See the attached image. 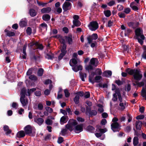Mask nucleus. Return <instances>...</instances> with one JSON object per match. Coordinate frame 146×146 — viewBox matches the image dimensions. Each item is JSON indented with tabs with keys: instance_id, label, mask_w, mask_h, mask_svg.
<instances>
[{
	"instance_id": "nucleus-1",
	"label": "nucleus",
	"mask_w": 146,
	"mask_h": 146,
	"mask_svg": "<svg viewBox=\"0 0 146 146\" xmlns=\"http://www.w3.org/2000/svg\"><path fill=\"white\" fill-rule=\"evenodd\" d=\"M125 72L128 74L133 75L134 79L135 80H140L143 77L142 74L141 73V71L137 69L127 68L125 70Z\"/></svg>"
},
{
	"instance_id": "nucleus-2",
	"label": "nucleus",
	"mask_w": 146,
	"mask_h": 146,
	"mask_svg": "<svg viewBox=\"0 0 146 146\" xmlns=\"http://www.w3.org/2000/svg\"><path fill=\"white\" fill-rule=\"evenodd\" d=\"M99 61L97 58H92L89 64L86 65L85 67V69L86 70L88 71V72L90 70H93L94 69L93 66L96 67L98 65Z\"/></svg>"
},
{
	"instance_id": "nucleus-3",
	"label": "nucleus",
	"mask_w": 146,
	"mask_h": 146,
	"mask_svg": "<svg viewBox=\"0 0 146 146\" xmlns=\"http://www.w3.org/2000/svg\"><path fill=\"white\" fill-rule=\"evenodd\" d=\"M33 127H32L30 125H27L24 127V132L25 134L27 135H29L31 136H34L35 134L33 135V133H32V130Z\"/></svg>"
},
{
	"instance_id": "nucleus-4",
	"label": "nucleus",
	"mask_w": 146,
	"mask_h": 146,
	"mask_svg": "<svg viewBox=\"0 0 146 146\" xmlns=\"http://www.w3.org/2000/svg\"><path fill=\"white\" fill-rule=\"evenodd\" d=\"M66 45H63L62 46L60 49L61 53L58 56V60H59L60 61L61 60L66 54L67 53V50H66Z\"/></svg>"
},
{
	"instance_id": "nucleus-5",
	"label": "nucleus",
	"mask_w": 146,
	"mask_h": 146,
	"mask_svg": "<svg viewBox=\"0 0 146 146\" xmlns=\"http://www.w3.org/2000/svg\"><path fill=\"white\" fill-rule=\"evenodd\" d=\"M88 26L89 29L92 31L96 30L99 27L98 23L96 21H92L90 22Z\"/></svg>"
},
{
	"instance_id": "nucleus-6",
	"label": "nucleus",
	"mask_w": 146,
	"mask_h": 146,
	"mask_svg": "<svg viewBox=\"0 0 146 146\" xmlns=\"http://www.w3.org/2000/svg\"><path fill=\"white\" fill-rule=\"evenodd\" d=\"M121 126L118 122L113 123L111 124V129L114 132L119 131Z\"/></svg>"
},
{
	"instance_id": "nucleus-7",
	"label": "nucleus",
	"mask_w": 146,
	"mask_h": 146,
	"mask_svg": "<svg viewBox=\"0 0 146 146\" xmlns=\"http://www.w3.org/2000/svg\"><path fill=\"white\" fill-rule=\"evenodd\" d=\"M72 7V4L69 2L65 1L62 5V9L64 11H66L71 9Z\"/></svg>"
},
{
	"instance_id": "nucleus-8",
	"label": "nucleus",
	"mask_w": 146,
	"mask_h": 146,
	"mask_svg": "<svg viewBox=\"0 0 146 146\" xmlns=\"http://www.w3.org/2000/svg\"><path fill=\"white\" fill-rule=\"evenodd\" d=\"M98 37V35L97 33H94L91 35H89L87 37V39L88 43L90 44L92 42L93 40H96Z\"/></svg>"
},
{
	"instance_id": "nucleus-9",
	"label": "nucleus",
	"mask_w": 146,
	"mask_h": 146,
	"mask_svg": "<svg viewBox=\"0 0 146 146\" xmlns=\"http://www.w3.org/2000/svg\"><path fill=\"white\" fill-rule=\"evenodd\" d=\"M70 65L72 67V70L75 72H77L80 70H81L82 69V66L81 65H79L78 66H74L72 65L71 63H70Z\"/></svg>"
},
{
	"instance_id": "nucleus-10",
	"label": "nucleus",
	"mask_w": 146,
	"mask_h": 146,
	"mask_svg": "<svg viewBox=\"0 0 146 146\" xmlns=\"http://www.w3.org/2000/svg\"><path fill=\"white\" fill-rule=\"evenodd\" d=\"M28 21L26 18L23 19L21 20L19 23L20 26L21 27H26Z\"/></svg>"
},
{
	"instance_id": "nucleus-11",
	"label": "nucleus",
	"mask_w": 146,
	"mask_h": 146,
	"mask_svg": "<svg viewBox=\"0 0 146 146\" xmlns=\"http://www.w3.org/2000/svg\"><path fill=\"white\" fill-rule=\"evenodd\" d=\"M83 130V125L82 124L76 125L74 129L75 132L77 133L82 131Z\"/></svg>"
},
{
	"instance_id": "nucleus-12",
	"label": "nucleus",
	"mask_w": 146,
	"mask_h": 146,
	"mask_svg": "<svg viewBox=\"0 0 146 146\" xmlns=\"http://www.w3.org/2000/svg\"><path fill=\"white\" fill-rule=\"evenodd\" d=\"M95 75H96L94 74V73L92 72L91 74L89 76V82L92 84H94L95 82H97L96 81H95L94 78V79Z\"/></svg>"
},
{
	"instance_id": "nucleus-13",
	"label": "nucleus",
	"mask_w": 146,
	"mask_h": 146,
	"mask_svg": "<svg viewBox=\"0 0 146 146\" xmlns=\"http://www.w3.org/2000/svg\"><path fill=\"white\" fill-rule=\"evenodd\" d=\"M142 123L141 121L137 120L135 122V127L136 129L138 131H140L141 129Z\"/></svg>"
},
{
	"instance_id": "nucleus-14",
	"label": "nucleus",
	"mask_w": 146,
	"mask_h": 146,
	"mask_svg": "<svg viewBox=\"0 0 146 146\" xmlns=\"http://www.w3.org/2000/svg\"><path fill=\"white\" fill-rule=\"evenodd\" d=\"M25 134L24 131L21 130L17 133L16 137L19 138H21L24 137L25 136Z\"/></svg>"
},
{
	"instance_id": "nucleus-15",
	"label": "nucleus",
	"mask_w": 146,
	"mask_h": 146,
	"mask_svg": "<svg viewBox=\"0 0 146 146\" xmlns=\"http://www.w3.org/2000/svg\"><path fill=\"white\" fill-rule=\"evenodd\" d=\"M3 130L4 131H6L5 134L8 135L11 133L12 131L9 129V126L7 125H5L3 127Z\"/></svg>"
},
{
	"instance_id": "nucleus-16",
	"label": "nucleus",
	"mask_w": 146,
	"mask_h": 146,
	"mask_svg": "<svg viewBox=\"0 0 146 146\" xmlns=\"http://www.w3.org/2000/svg\"><path fill=\"white\" fill-rule=\"evenodd\" d=\"M64 38L68 44L70 45L72 44L73 40L72 38V36H65Z\"/></svg>"
},
{
	"instance_id": "nucleus-17",
	"label": "nucleus",
	"mask_w": 146,
	"mask_h": 146,
	"mask_svg": "<svg viewBox=\"0 0 146 146\" xmlns=\"http://www.w3.org/2000/svg\"><path fill=\"white\" fill-rule=\"evenodd\" d=\"M51 8L50 7L44 8L41 10L42 13H49L51 11Z\"/></svg>"
},
{
	"instance_id": "nucleus-18",
	"label": "nucleus",
	"mask_w": 146,
	"mask_h": 146,
	"mask_svg": "<svg viewBox=\"0 0 146 146\" xmlns=\"http://www.w3.org/2000/svg\"><path fill=\"white\" fill-rule=\"evenodd\" d=\"M135 33L136 37H139V36L142 33V31L140 29L137 28L135 30Z\"/></svg>"
},
{
	"instance_id": "nucleus-19",
	"label": "nucleus",
	"mask_w": 146,
	"mask_h": 146,
	"mask_svg": "<svg viewBox=\"0 0 146 146\" xmlns=\"http://www.w3.org/2000/svg\"><path fill=\"white\" fill-rule=\"evenodd\" d=\"M115 92L117 93V95L118 96L119 100L120 102H122V98L121 96L119 89L118 88L116 89L115 90Z\"/></svg>"
},
{
	"instance_id": "nucleus-20",
	"label": "nucleus",
	"mask_w": 146,
	"mask_h": 146,
	"mask_svg": "<svg viewBox=\"0 0 146 146\" xmlns=\"http://www.w3.org/2000/svg\"><path fill=\"white\" fill-rule=\"evenodd\" d=\"M34 121L39 125H40L43 123L44 120L43 118H39L37 119H35Z\"/></svg>"
},
{
	"instance_id": "nucleus-21",
	"label": "nucleus",
	"mask_w": 146,
	"mask_h": 146,
	"mask_svg": "<svg viewBox=\"0 0 146 146\" xmlns=\"http://www.w3.org/2000/svg\"><path fill=\"white\" fill-rule=\"evenodd\" d=\"M4 32L5 33H7L6 35L8 36H12L15 35V33L14 32H11L9 31L7 29H5Z\"/></svg>"
},
{
	"instance_id": "nucleus-22",
	"label": "nucleus",
	"mask_w": 146,
	"mask_h": 146,
	"mask_svg": "<svg viewBox=\"0 0 146 146\" xmlns=\"http://www.w3.org/2000/svg\"><path fill=\"white\" fill-rule=\"evenodd\" d=\"M50 19V16L48 14H45L42 16V19L45 21H48Z\"/></svg>"
},
{
	"instance_id": "nucleus-23",
	"label": "nucleus",
	"mask_w": 146,
	"mask_h": 146,
	"mask_svg": "<svg viewBox=\"0 0 146 146\" xmlns=\"http://www.w3.org/2000/svg\"><path fill=\"white\" fill-rule=\"evenodd\" d=\"M135 4V2L133 1L130 3V6L133 10L137 11L138 10L139 8L137 6L134 5Z\"/></svg>"
},
{
	"instance_id": "nucleus-24",
	"label": "nucleus",
	"mask_w": 146,
	"mask_h": 146,
	"mask_svg": "<svg viewBox=\"0 0 146 146\" xmlns=\"http://www.w3.org/2000/svg\"><path fill=\"white\" fill-rule=\"evenodd\" d=\"M29 14L32 17H34L37 14V12L35 10L33 9H31L29 11Z\"/></svg>"
},
{
	"instance_id": "nucleus-25",
	"label": "nucleus",
	"mask_w": 146,
	"mask_h": 146,
	"mask_svg": "<svg viewBox=\"0 0 146 146\" xmlns=\"http://www.w3.org/2000/svg\"><path fill=\"white\" fill-rule=\"evenodd\" d=\"M80 74V77L81 78L82 80L83 81H85V80L84 77H86L87 74L86 73H83L81 72H79Z\"/></svg>"
},
{
	"instance_id": "nucleus-26",
	"label": "nucleus",
	"mask_w": 146,
	"mask_h": 146,
	"mask_svg": "<svg viewBox=\"0 0 146 146\" xmlns=\"http://www.w3.org/2000/svg\"><path fill=\"white\" fill-rule=\"evenodd\" d=\"M133 144L134 146H137L139 143V139L137 137H135L133 140Z\"/></svg>"
},
{
	"instance_id": "nucleus-27",
	"label": "nucleus",
	"mask_w": 146,
	"mask_h": 146,
	"mask_svg": "<svg viewBox=\"0 0 146 146\" xmlns=\"http://www.w3.org/2000/svg\"><path fill=\"white\" fill-rule=\"evenodd\" d=\"M92 72L96 75H101L102 73L101 70L99 68H96L94 72Z\"/></svg>"
},
{
	"instance_id": "nucleus-28",
	"label": "nucleus",
	"mask_w": 146,
	"mask_h": 146,
	"mask_svg": "<svg viewBox=\"0 0 146 146\" xmlns=\"http://www.w3.org/2000/svg\"><path fill=\"white\" fill-rule=\"evenodd\" d=\"M87 130L92 133H94L95 132V129L93 126L89 125L87 127Z\"/></svg>"
},
{
	"instance_id": "nucleus-29",
	"label": "nucleus",
	"mask_w": 146,
	"mask_h": 146,
	"mask_svg": "<svg viewBox=\"0 0 146 146\" xmlns=\"http://www.w3.org/2000/svg\"><path fill=\"white\" fill-rule=\"evenodd\" d=\"M68 123L72 125L75 126L77 124V123L76 120L70 119L68 121Z\"/></svg>"
},
{
	"instance_id": "nucleus-30",
	"label": "nucleus",
	"mask_w": 146,
	"mask_h": 146,
	"mask_svg": "<svg viewBox=\"0 0 146 146\" xmlns=\"http://www.w3.org/2000/svg\"><path fill=\"white\" fill-rule=\"evenodd\" d=\"M66 118H68L67 116H62L60 119V123H66L67 121V119Z\"/></svg>"
},
{
	"instance_id": "nucleus-31",
	"label": "nucleus",
	"mask_w": 146,
	"mask_h": 146,
	"mask_svg": "<svg viewBox=\"0 0 146 146\" xmlns=\"http://www.w3.org/2000/svg\"><path fill=\"white\" fill-rule=\"evenodd\" d=\"M44 70L42 68H39L37 72V75L39 76H42Z\"/></svg>"
},
{
	"instance_id": "nucleus-32",
	"label": "nucleus",
	"mask_w": 146,
	"mask_h": 146,
	"mask_svg": "<svg viewBox=\"0 0 146 146\" xmlns=\"http://www.w3.org/2000/svg\"><path fill=\"white\" fill-rule=\"evenodd\" d=\"M104 13L105 16L108 17H110L111 15V11L110 10L104 11Z\"/></svg>"
},
{
	"instance_id": "nucleus-33",
	"label": "nucleus",
	"mask_w": 146,
	"mask_h": 146,
	"mask_svg": "<svg viewBox=\"0 0 146 146\" xmlns=\"http://www.w3.org/2000/svg\"><path fill=\"white\" fill-rule=\"evenodd\" d=\"M36 2L39 6H42V7L46 6V5L48 3H43L42 2L39 1L38 0H36Z\"/></svg>"
},
{
	"instance_id": "nucleus-34",
	"label": "nucleus",
	"mask_w": 146,
	"mask_h": 146,
	"mask_svg": "<svg viewBox=\"0 0 146 146\" xmlns=\"http://www.w3.org/2000/svg\"><path fill=\"white\" fill-rule=\"evenodd\" d=\"M141 95L143 98H145L146 100V90L145 88L143 87L141 91Z\"/></svg>"
},
{
	"instance_id": "nucleus-35",
	"label": "nucleus",
	"mask_w": 146,
	"mask_h": 146,
	"mask_svg": "<svg viewBox=\"0 0 146 146\" xmlns=\"http://www.w3.org/2000/svg\"><path fill=\"white\" fill-rule=\"evenodd\" d=\"M97 111L95 110H92L88 114L89 117L96 115L97 114Z\"/></svg>"
},
{
	"instance_id": "nucleus-36",
	"label": "nucleus",
	"mask_w": 146,
	"mask_h": 146,
	"mask_svg": "<svg viewBox=\"0 0 146 146\" xmlns=\"http://www.w3.org/2000/svg\"><path fill=\"white\" fill-rule=\"evenodd\" d=\"M25 97H21L20 98V102L23 106H25L27 104V103L25 101Z\"/></svg>"
},
{
	"instance_id": "nucleus-37",
	"label": "nucleus",
	"mask_w": 146,
	"mask_h": 146,
	"mask_svg": "<svg viewBox=\"0 0 146 146\" xmlns=\"http://www.w3.org/2000/svg\"><path fill=\"white\" fill-rule=\"evenodd\" d=\"M80 97L78 95H76L74 98V101L76 104H78L79 103Z\"/></svg>"
},
{
	"instance_id": "nucleus-38",
	"label": "nucleus",
	"mask_w": 146,
	"mask_h": 146,
	"mask_svg": "<svg viewBox=\"0 0 146 146\" xmlns=\"http://www.w3.org/2000/svg\"><path fill=\"white\" fill-rule=\"evenodd\" d=\"M73 23L76 27H79L81 25V23L78 20H73Z\"/></svg>"
},
{
	"instance_id": "nucleus-39",
	"label": "nucleus",
	"mask_w": 146,
	"mask_h": 146,
	"mask_svg": "<svg viewBox=\"0 0 146 146\" xmlns=\"http://www.w3.org/2000/svg\"><path fill=\"white\" fill-rule=\"evenodd\" d=\"M132 31L129 29L127 28L125 31L124 35L125 36H128L131 32Z\"/></svg>"
},
{
	"instance_id": "nucleus-40",
	"label": "nucleus",
	"mask_w": 146,
	"mask_h": 146,
	"mask_svg": "<svg viewBox=\"0 0 146 146\" xmlns=\"http://www.w3.org/2000/svg\"><path fill=\"white\" fill-rule=\"evenodd\" d=\"M67 130L66 128L62 129L61 131V135L64 136L68 134Z\"/></svg>"
},
{
	"instance_id": "nucleus-41",
	"label": "nucleus",
	"mask_w": 146,
	"mask_h": 146,
	"mask_svg": "<svg viewBox=\"0 0 146 146\" xmlns=\"http://www.w3.org/2000/svg\"><path fill=\"white\" fill-rule=\"evenodd\" d=\"M124 130L127 133H129L131 130V126L129 125L125 127Z\"/></svg>"
},
{
	"instance_id": "nucleus-42",
	"label": "nucleus",
	"mask_w": 146,
	"mask_h": 146,
	"mask_svg": "<svg viewBox=\"0 0 146 146\" xmlns=\"http://www.w3.org/2000/svg\"><path fill=\"white\" fill-rule=\"evenodd\" d=\"M107 130L106 128H104V129H99V130H97V131L98 132H100V133L102 134L105 133L107 131Z\"/></svg>"
},
{
	"instance_id": "nucleus-43",
	"label": "nucleus",
	"mask_w": 146,
	"mask_h": 146,
	"mask_svg": "<svg viewBox=\"0 0 146 146\" xmlns=\"http://www.w3.org/2000/svg\"><path fill=\"white\" fill-rule=\"evenodd\" d=\"M32 30L31 27H28L26 30L27 33V35H30L32 33Z\"/></svg>"
},
{
	"instance_id": "nucleus-44",
	"label": "nucleus",
	"mask_w": 146,
	"mask_h": 146,
	"mask_svg": "<svg viewBox=\"0 0 146 146\" xmlns=\"http://www.w3.org/2000/svg\"><path fill=\"white\" fill-rule=\"evenodd\" d=\"M26 92V90L25 89V88L22 89L21 90V97H25Z\"/></svg>"
},
{
	"instance_id": "nucleus-45",
	"label": "nucleus",
	"mask_w": 146,
	"mask_h": 146,
	"mask_svg": "<svg viewBox=\"0 0 146 146\" xmlns=\"http://www.w3.org/2000/svg\"><path fill=\"white\" fill-rule=\"evenodd\" d=\"M117 93L116 92L113 94V98L112 99L113 101L115 102L117 100Z\"/></svg>"
},
{
	"instance_id": "nucleus-46",
	"label": "nucleus",
	"mask_w": 146,
	"mask_h": 146,
	"mask_svg": "<svg viewBox=\"0 0 146 146\" xmlns=\"http://www.w3.org/2000/svg\"><path fill=\"white\" fill-rule=\"evenodd\" d=\"M138 81L136 80L135 81V82L136 83V84L139 87H141L144 86V83L143 82H138Z\"/></svg>"
},
{
	"instance_id": "nucleus-47",
	"label": "nucleus",
	"mask_w": 146,
	"mask_h": 146,
	"mask_svg": "<svg viewBox=\"0 0 146 146\" xmlns=\"http://www.w3.org/2000/svg\"><path fill=\"white\" fill-rule=\"evenodd\" d=\"M127 118L128 119V122H130L132 120V116L129 113L127 114Z\"/></svg>"
},
{
	"instance_id": "nucleus-48",
	"label": "nucleus",
	"mask_w": 146,
	"mask_h": 146,
	"mask_svg": "<svg viewBox=\"0 0 146 146\" xmlns=\"http://www.w3.org/2000/svg\"><path fill=\"white\" fill-rule=\"evenodd\" d=\"M102 79V77L100 75H96L94 78V81L99 82L98 81Z\"/></svg>"
},
{
	"instance_id": "nucleus-49",
	"label": "nucleus",
	"mask_w": 146,
	"mask_h": 146,
	"mask_svg": "<svg viewBox=\"0 0 146 146\" xmlns=\"http://www.w3.org/2000/svg\"><path fill=\"white\" fill-rule=\"evenodd\" d=\"M46 124L48 125H51L52 124V121L49 119H47L45 121Z\"/></svg>"
},
{
	"instance_id": "nucleus-50",
	"label": "nucleus",
	"mask_w": 146,
	"mask_h": 146,
	"mask_svg": "<svg viewBox=\"0 0 146 146\" xmlns=\"http://www.w3.org/2000/svg\"><path fill=\"white\" fill-rule=\"evenodd\" d=\"M64 92L65 94V96L66 97L68 98L70 96V94L68 90L67 89H65L64 90Z\"/></svg>"
},
{
	"instance_id": "nucleus-51",
	"label": "nucleus",
	"mask_w": 146,
	"mask_h": 146,
	"mask_svg": "<svg viewBox=\"0 0 146 146\" xmlns=\"http://www.w3.org/2000/svg\"><path fill=\"white\" fill-rule=\"evenodd\" d=\"M71 61L72 62L74 65V66L76 65L77 63L78 62L74 58H72L70 61V62Z\"/></svg>"
},
{
	"instance_id": "nucleus-52",
	"label": "nucleus",
	"mask_w": 146,
	"mask_h": 146,
	"mask_svg": "<svg viewBox=\"0 0 146 146\" xmlns=\"http://www.w3.org/2000/svg\"><path fill=\"white\" fill-rule=\"evenodd\" d=\"M64 141V139L63 138L61 137H59L57 140V143L58 144H61Z\"/></svg>"
},
{
	"instance_id": "nucleus-53",
	"label": "nucleus",
	"mask_w": 146,
	"mask_h": 146,
	"mask_svg": "<svg viewBox=\"0 0 146 146\" xmlns=\"http://www.w3.org/2000/svg\"><path fill=\"white\" fill-rule=\"evenodd\" d=\"M117 7L118 11H122L124 8V7L123 5H118Z\"/></svg>"
},
{
	"instance_id": "nucleus-54",
	"label": "nucleus",
	"mask_w": 146,
	"mask_h": 146,
	"mask_svg": "<svg viewBox=\"0 0 146 146\" xmlns=\"http://www.w3.org/2000/svg\"><path fill=\"white\" fill-rule=\"evenodd\" d=\"M29 78L32 80H37L36 77L34 75H30L29 77Z\"/></svg>"
},
{
	"instance_id": "nucleus-55",
	"label": "nucleus",
	"mask_w": 146,
	"mask_h": 146,
	"mask_svg": "<svg viewBox=\"0 0 146 146\" xmlns=\"http://www.w3.org/2000/svg\"><path fill=\"white\" fill-rule=\"evenodd\" d=\"M45 109L47 111L49 112L50 113H52L53 111L52 109L49 107L47 106L46 107Z\"/></svg>"
},
{
	"instance_id": "nucleus-56",
	"label": "nucleus",
	"mask_w": 146,
	"mask_h": 146,
	"mask_svg": "<svg viewBox=\"0 0 146 146\" xmlns=\"http://www.w3.org/2000/svg\"><path fill=\"white\" fill-rule=\"evenodd\" d=\"M85 107H86V113H88V114H89V113H90L91 111V107H90L86 105H85Z\"/></svg>"
},
{
	"instance_id": "nucleus-57",
	"label": "nucleus",
	"mask_w": 146,
	"mask_h": 146,
	"mask_svg": "<svg viewBox=\"0 0 146 146\" xmlns=\"http://www.w3.org/2000/svg\"><path fill=\"white\" fill-rule=\"evenodd\" d=\"M130 11L131 9L129 7H127L124 9L123 12L127 14L129 13L130 12Z\"/></svg>"
},
{
	"instance_id": "nucleus-58",
	"label": "nucleus",
	"mask_w": 146,
	"mask_h": 146,
	"mask_svg": "<svg viewBox=\"0 0 146 146\" xmlns=\"http://www.w3.org/2000/svg\"><path fill=\"white\" fill-rule=\"evenodd\" d=\"M118 15L120 18H124L125 17V15L124 13H119Z\"/></svg>"
},
{
	"instance_id": "nucleus-59",
	"label": "nucleus",
	"mask_w": 146,
	"mask_h": 146,
	"mask_svg": "<svg viewBox=\"0 0 146 146\" xmlns=\"http://www.w3.org/2000/svg\"><path fill=\"white\" fill-rule=\"evenodd\" d=\"M46 58L48 59H52L53 58V56L52 55H51L48 54H47L45 56Z\"/></svg>"
},
{
	"instance_id": "nucleus-60",
	"label": "nucleus",
	"mask_w": 146,
	"mask_h": 146,
	"mask_svg": "<svg viewBox=\"0 0 146 146\" xmlns=\"http://www.w3.org/2000/svg\"><path fill=\"white\" fill-rule=\"evenodd\" d=\"M35 94L36 96H39L41 95V92L40 90H37L35 92Z\"/></svg>"
},
{
	"instance_id": "nucleus-61",
	"label": "nucleus",
	"mask_w": 146,
	"mask_h": 146,
	"mask_svg": "<svg viewBox=\"0 0 146 146\" xmlns=\"http://www.w3.org/2000/svg\"><path fill=\"white\" fill-rule=\"evenodd\" d=\"M115 83L119 86L122 85L123 84V82L119 80H115Z\"/></svg>"
},
{
	"instance_id": "nucleus-62",
	"label": "nucleus",
	"mask_w": 146,
	"mask_h": 146,
	"mask_svg": "<svg viewBox=\"0 0 146 146\" xmlns=\"http://www.w3.org/2000/svg\"><path fill=\"white\" fill-rule=\"evenodd\" d=\"M51 135L50 134H47L45 138H44V140L45 141H47L48 139H51Z\"/></svg>"
},
{
	"instance_id": "nucleus-63",
	"label": "nucleus",
	"mask_w": 146,
	"mask_h": 146,
	"mask_svg": "<svg viewBox=\"0 0 146 146\" xmlns=\"http://www.w3.org/2000/svg\"><path fill=\"white\" fill-rule=\"evenodd\" d=\"M145 116L143 115H139L137 116L136 118L137 119H142L144 118Z\"/></svg>"
},
{
	"instance_id": "nucleus-64",
	"label": "nucleus",
	"mask_w": 146,
	"mask_h": 146,
	"mask_svg": "<svg viewBox=\"0 0 146 146\" xmlns=\"http://www.w3.org/2000/svg\"><path fill=\"white\" fill-rule=\"evenodd\" d=\"M38 110H41L43 109V106L41 103H39L38 105Z\"/></svg>"
}]
</instances>
